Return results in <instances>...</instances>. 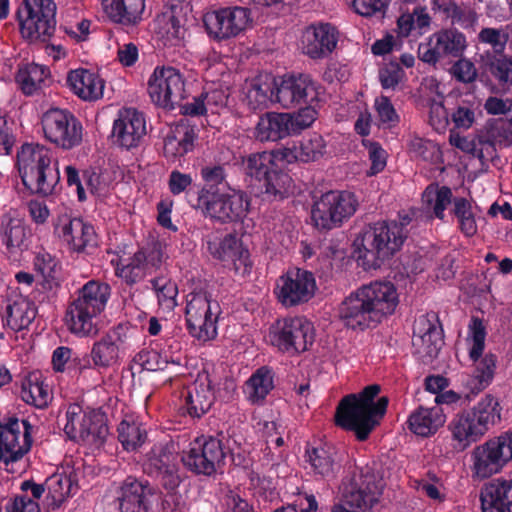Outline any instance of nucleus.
Masks as SVG:
<instances>
[{"mask_svg":"<svg viewBox=\"0 0 512 512\" xmlns=\"http://www.w3.org/2000/svg\"><path fill=\"white\" fill-rule=\"evenodd\" d=\"M104 335L113 342V345L124 356L128 350L138 343L139 330L136 325L125 321L111 327Z\"/></svg>","mask_w":512,"mask_h":512,"instance_id":"50","label":"nucleus"},{"mask_svg":"<svg viewBox=\"0 0 512 512\" xmlns=\"http://www.w3.org/2000/svg\"><path fill=\"white\" fill-rule=\"evenodd\" d=\"M56 9L53 0H24L17 12L22 35L30 41H50L56 30Z\"/></svg>","mask_w":512,"mask_h":512,"instance_id":"12","label":"nucleus"},{"mask_svg":"<svg viewBox=\"0 0 512 512\" xmlns=\"http://www.w3.org/2000/svg\"><path fill=\"white\" fill-rule=\"evenodd\" d=\"M304 107L297 112L289 113L291 117L290 130L293 134H298L306 128H309L317 119L318 103H305Z\"/></svg>","mask_w":512,"mask_h":512,"instance_id":"63","label":"nucleus"},{"mask_svg":"<svg viewBox=\"0 0 512 512\" xmlns=\"http://www.w3.org/2000/svg\"><path fill=\"white\" fill-rule=\"evenodd\" d=\"M486 141L491 145L509 147L512 145V115L489 120L486 124Z\"/></svg>","mask_w":512,"mask_h":512,"instance_id":"53","label":"nucleus"},{"mask_svg":"<svg viewBox=\"0 0 512 512\" xmlns=\"http://www.w3.org/2000/svg\"><path fill=\"white\" fill-rule=\"evenodd\" d=\"M438 44V51L442 57L459 58L463 56L467 48V40L464 33L455 28L443 29L433 35Z\"/></svg>","mask_w":512,"mask_h":512,"instance_id":"43","label":"nucleus"},{"mask_svg":"<svg viewBox=\"0 0 512 512\" xmlns=\"http://www.w3.org/2000/svg\"><path fill=\"white\" fill-rule=\"evenodd\" d=\"M445 415L440 406L431 408L420 406L411 413L407 420L410 431L421 437H428L437 432L445 423Z\"/></svg>","mask_w":512,"mask_h":512,"instance_id":"36","label":"nucleus"},{"mask_svg":"<svg viewBox=\"0 0 512 512\" xmlns=\"http://www.w3.org/2000/svg\"><path fill=\"white\" fill-rule=\"evenodd\" d=\"M443 329L435 312L420 315L414 322L412 344L416 352L430 360L436 358L443 345Z\"/></svg>","mask_w":512,"mask_h":512,"instance_id":"22","label":"nucleus"},{"mask_svg":"<svg viewBox=\"0 0 512 512\" xmlns=\"http://www.w3.org/2000/svg\"><path fill=\"white\" fill-rule=\"evenodd\" d=\"M275 162L273 166L266 172L263 179L259 181L265 194L279 199H283L289 194L292 178L286 172L278 167Z\"/></svg>","mask_w":512,"mask_h":512,"instance_id":"45","label":"nucleus"},{"mask_svg":"<svg viewBox=\"0 0 512 512\" xmlns=\"http://www.w3.org/2000/svg\"><path fill=\"white\" fill-rule=\"evenodd\" d=\"M49 68L36 63H28L19 67L15 80L21 91L27 95H33L37 90L41 89L42 84L48 77Z\"/></svg>","mask_w":512,"mask_h":512,"instance_id":"41","label":"nucleus"},{"mask_svg":"<svg viewBox=\"0 0 512 512\" xmlns=\"http://www.w3.org/2000/svg\"><path fill=\"white\" fill-rule=\"evenodd\" d=\"M154 493L155 489L147 480L127 477L118 492L120 512H148L151 506L150 497Z\"/></svg>","mask_w":512,"mask_h":512,"instance_id":"28","label":"nucleus"},{"mask_svg":"<svg viewBox=\"0 0 512 512\" xmlns=\"http://www.w3.org/2000/svg\"><path fill=\"white\" fill-rule=\"evenodd\" d=\"M276 149L271 152H257L251 153L246 157L242 158V168L244 173L260 181L265 176L266 172L273 166L275 162H279L276 157Z\"/></svg>","mask_w":512,"mask_h":512,"instance_id":"51","label":"nucleus"},{"mask_svg":"<svg viewBox=\"0 0 512 512\" xmlns=\"http://www.w3.org/2000/svg\"><path fill=\"white\" fill-rule=\"evenodd\" d=\"M481 68L489 73L500 85L512 82V60L502 53L485 51L480 55Z\"/></svg>","mask_w":512,"mask_h":512,"instance_id":"39","label":"nucleus"},{"mask_svg":"<svg viewBox=\"0 0 512 512\" xmlns=\"http://www.w3.org/2000/svg\"><path fill=\"white\" fill-rule=\"evenodd\" d=\"M31 229L15 213L0 216V245L10 258L18 259L31 245Z\"/></svg>","mask_w":512,"mask_h":512,"instance_id":"25","label":"nucleus"},{"mask_svg":"<svg viewBox=\"0 0 512 512\" xmlns=\"http://www.w3.org/2000/svg\"><path fill=\"white\" fill-rule=\"evenodd\" d=\"M33 426L27 419L10 417L0 422V464L10 473L19 472L16 466L30 451Z\"/></svg>","mask_w":512,"mask_h":512,"instance_id":"11","label":"nucleus"},{"mask_svg":"<svg viewBox=\"0 0 512 512\" xmlns=\"http://www.w3.org/2000/svg\"><path fill=\"white\" fill-rule=\"evenodd\" d=\"M338 40L339 31L333 24L312 23L303 32V50L311 59H323L336 49Z\"/></svg>","mask_w":512,"mask_h":512,"instance_id":"26","label":"nucleus"},{"mask_svg":"<svg viewBox=\"0 0 512 512\" xmlns=\"http://www.w3.org/2000/svg\"><path fill=\"white\" fill-rule=\"evenodd\" d=\"M59 237L74 253H88L98 245V236L94 226L78 217H62L55 228Z\"/></svg>","mask_w":512,"mask_h":512,"instance_id":"23","label":"nucleus"},{"mask_svg":"<svg viewBox=\"0 0 512 512\" xmlns=\"http://www.w3.org/2000/svg\"><path fill=\"white\" fill-rule=\"evenodd\" d=\"M86 414L87 411H84L82 406L77 403L68 406L66 411V423L63 430L69 439L79 441Z\"/></svg>","mask_w":512,"mask_h":512,"instance_id":"62","label":"nucleus"},{"mask_svg":"<svg viewBox=\"0 0 512 512\" xmlns=\"http://www.w3.org/2000/svg\"><path fill=\"white\" fill-rule=\"evenodd\" d=\"M358 207L359 200L353 192L330 190L314 199L311 219L318 230L330 231L350 219Z\"/></svg>","mask_w":512,"mask_h":512,"instance_id":"8","label":"nucleus"},{"mask_svg":"<svg viewBox=\"0 0 512 512\" xmlns=\"http://www.w3.org/2000/svg\"><path fill=\"white\" fill-rule=\"evenodd\" d=\"M111 287L99 280H89L69 302L65 321L69 331L78 337H91L98 333L97 318L106 309Z\"/></svg>","mask_w":512,"mask_h":512,"instance_id":"4","label":"nucleus"},{"mask_svg":"<svg viewBox=\"0 0 512 512\" xmlns=\"http://www.w3.org/2000/svg\"><path fill=\"white\" fill-rule=\"evenodd\" d=\"M439 9L451 19L452 23L468 26L475 21L476 13L472 9H465L454 0L442 2Z\"/></svg>","mask_w":512,"mask_h":512,"instance_id":"64","label":"nucleus"},{"mask_svg":"<svg viewBox=\"0 0 512 512\" xmlns=\"http://www.w3.org/2000/svg\"><path fill=\"white\" fill-rule=\"evenodd\" d=\"M380 390V385L371 384L358 394L343 397L336 408V425L353 432L358 441H366L388 407L389 400L385 396L374 401Z\"/></svg>","mask_w":512,"mask_h":512,"instance_id":"3","label":"nucleus"},{"mask_svg":"<svg viewBox=\"0 0 512 512\" xmlns=\"http://www.w3.org/2000/svg\"><path fill=\"white\" fill-rule=\"evenodd\" d=\"M216 399L212 381L209 376L198 379L193 387L188 389L183 396L181 409L193 419H200L212 407Z\"/></svg>","mask_w":512,"mask_h":512,"instance_id":"29","label":"nucleus"},{"mask_svg":"<svg viewBox=\"0 0 512 512\" xmlns=\"http://www.w3.org/2000/svg\"><path fill=\"white\" fill-rule=\"evenodd\" d=\"M273 370L268 366L258 368L248 379L247 387L252 401L264 400L273 389Z\"/></svg>","mask_w":512,"mask_h":512,"instance_id":"54","label":"nucleus"},{"mask_svg":"<svg viewBox=\"0 0 512 512\" xmlns=\"http://www.w3.org/2000/svg\"><path fill=\"white\" fill-rule=\"evenodd\" d=\"M220 315L221 307L216 300L212 299V294L204 289H195L186 297L185 320L187 323L200 321L201 316Z\"/></svg>","mask_w":512,"mask_h":512,"instance_id":"37","label":"nucleus"},{"mask_svg":"<svg viewBox=\"0 0 512 512\" xmlns=\"http://www.w3.org/2000/svg\"><path fill=\"white\" fill-rule=\"evenodd\" d=\"M146 120L135 108H122L113 122L112 141L126 150L137 148L146 135Z\"/></svg>","mask_w":512,"mask_h":512,"instance_id":"21","label":"nucleus"},{"mask_svg":"<svg viewBox=\"0 0 512 512\" xmlns=\"http://www.w3.org/2000/svg\"><path fill=\"white\" fill-rule=\"evenodd\" d=\"M41 125L46 140L59 148L71 150L82 142V124L67 109L50 108L43 113Z\"/></svg>","mask_w":512,"mask_h":512,"instance_id":"14","label":"nucleus"},{"mask_svg":"<svg viewBox=\"0 0 512 512\" xmlns=\"http://www.w3.org/2000/svg\"><path fill=\"white\" fill-rule=\"evenodd\" d=\"M316 290V280L312 272L293 268L277 279L274 294L282 306L292 308L309 302Z\"/></svg>","mask_w":512,"mask_h":512,"instance_id":"15","label":"nucleus"},{"mask_svg":"<svg viewBox=\"0 0 512 512\" xmlns=\"http://www.w3.org/2000/svg\"><path fill=\"white\" fill-rule=\"evenodd\" d=\"M411 217L399 216V220L377 221L363 229L355 240L358 261L365 270L379 269L385 261L399 252L408 238Z\"/></svg>","mask_w":512,"mask_h":512,"instance_id":"2","label":"nucleus"},{"mask_svg":"<svg viewBox=\"0 0 512 512\" xmlns=\"http://www.w3.org/2000/svg\"><path fill=\"white\" fill-rule=\"evenodd\" d=\"M277 81L269 75L259 76L252 80L247 93L246 100L250 109L258 110L268 106L273 99H276Z\"/></svg>","mask_w":512,"mask_h":512,"instance_id":"38","label":"nucleus"},{"mask_svg":"<svg viewBox=\"0 0 512 512\" xmlns=\"http://www.w3.org/2000/svg\"><path fill=\"white\" fill-rule=\"evenodd\" d=\"M67 85L85 101H95L103 96L104 81L98 74L85 68L71 70L67 75Z\"/></svg>","mask_w":512,"mask_h":512,"instance_id":"35","label":"nucleus"},{"mask_svg":"<svg viewBox=\"0 0 512 512\" xmlns=\"http://www.w3.org/2000/svg\"><path fill=\"white\" fill-rule=\"evenodd\" d=\"M202 187L194 183L191 174L182 173L179 170H172L169 174L168 188L171 194L176 196L184 193L186 201L194 209L200 205Z\"/></svg>","mask_w":512,"mask_h":512,"instance_id":"40","label":"nucleus"},{"mask_svg":"<svg viewBox=\"0 0 512 512\" xmlns=\"http://www.w3.org/2000/svg\"><path fill=\"white\" fill-rule=\"evenodd\" d=\"M502 407L499 400L486 394L471 409L457 413L449 423L456 448L464 450L480 440L493 426L501 421Z\"/></svg>","mask_w":512,"mask_h":512,"instance_id":"5","label":"nucleus"},{"mask_svg":"<svg viewBox=\"0 0 512 512\" xmlns=\"http://www.w3.org/2000/svg\"><path fill=\"white\" fill-rule=\"evenodd\" d=\"M16 165L23 185L32 193L49 195L59 179L51 166V153L38 143H25L17 152Z\"/></svg>","mask_w":512,"mask_h":512,"instance_id":"6","label":"nucleus"},{"mask_svg":"<svg viewBox=\"0 0 512 512\" xmlns=\"http://www.w3.org/2000/svg\"><path fill=\"white\" fill-rule=\"evenodd\" d=\"M220 315H205L201 316L200 321L195 323H187L186 328L189 334L202 342L210 341L216 338L217 323Z\"/></svg>","mask_w":512,"mask_h":512,"instance_id":"59","label":"nucleus"},{"mask_svg":"<svg viewBox=\"0 0 512 512\" xmlns=\"http://www.w3.org/2000/svg\"><path fill=\"white\" fill-rule=\"evenodd\" d=\"M327 153V143L322 135L314 132L303 136L298 141L287 142L276 148L275 157L280 163H311L322 159Z\"/></svg>","mask_w":512,"mask_h":512,"instance_id":"20","label":"nucleus"},{"mask_svg":"<svg viewBox=\"0 0 512 512\" xmlns=\"http://www.w3.org/2000/svg\"><path fill=\"white\" fill-rule=\"evenodd\" d=\"M381 494L375 476L367 469L355 468L342 482L341 496L345 502L364 512L378 503Z\"/></svg>","mask_w":512,"mask_h":512,"instance_id":"19","label":"nucleus"},{"mask_svg":"<svg viewBox=\"0 0 512 512\" xmlns=\"http://www.w3.org/2000/svg\"><path fill=\"white\" fill-rule=\"evenodd\" d=\"M133 361L138 364L142 369L147 371H163L170 364L180 365V361L169 357L166 353L162 354L156 350L143 349L138 352Z\"/></svg>","mask_w":512,"mask_h":512,"instance_id":"56","label":"nucleus"},{"mask_svg":"<svg viewBox=\"0 0 512 512\" xmlns=\"http://www.w3.org/2000/svg\"><path fill=\"white\" fill-rule=\"evenodd\" d=\"M90 357L95 368L107 369L117 365L121 358H123V355L113 345V342L103 335L98 341L93 343Z\"/></svg>","mask_w":512,"mask_h":512,"instance_id":"49","label":"nucleus"},{"mask_svg":"<svg viewBox=\"0 0 512 512\" xmlns=\"http://www.w3.org/2000/svg\"><path fill=\"white\" fill-rule=\"evenodd\" d=\"M199 209L205 218L221 225L242 223L250 208L249 196L240 189L229 188L220 191L203 186Z\"/></svg>","mask_w":512,"mask_h":512,"instance_id":"7","label":"nucleus"},{"mask_svg":"<svg viewBox=\"0 0 512 512\" xmlns=\"http://www.w3.org/2000/svg\"><path fill=\"white\" fill-rule=\"evenodd\" d=\"M148 93L155 104L172 110L187 96L185 80L174 67H156L148 81Z\"/></svg>","mask_w":512,"mask_h":512,"instance_id":"16","label":"nucleus"},{"mask_svg":"<svg viewBox=\"0 0 512 512\" xmlns=\"http://www.w3.org/2000/svg\"><path fill=\"white\" fill-rule=\"evenodd\" d=\"M205 246L212 258L221 261L225 266H232L236 272L241 269L246 271L250 266L249 251L234 234H226L223 238L207 236Z\"/></svg>","mask_w":512,"mask_h":512,"instance_id":"24","label":"nucleus"},{"mask_svg":"<svg viewBox=\"0 0 512 512\" xmlns=\"http://www.w3.org/2000/svg\"><path fill=\"white\" fill-rule=\"evenodd\" d=\"M21 399L36 408H44L50 401L48 385L40 381L36 374L29 375L21 385Z\"/></svg>","mask_w":512,"mask_h":512,"instance_id":"48","label":"nucleus"},{"mask_svg":"<svg viewBox=\"0 0 512 512\" xmlns=\"http://www.w3.org/2000/svg\"><path fill=\"white\" fill-rule=\"evenodd\" d=\"M313 324L303 316L276 320L269 328V343L279 352L298 355L309 349L314 342Z\"/></svg>","mask_w":512,"mask_h":512,"instance_id":"10","label":"nucleus"},{"mask_svg":"<svg viewBox=\"0 0 512 512\" xmlns=\"http://www.w3.org/2000/svg\"><path fill=\"white\" fill-rule=\"evenodd\" d=\"M291 117L285 112H266L259 117L253 135L259 142H276L292 135Z\"/></svg>","mask_w":512,"mask_h":512,"instance_id":"33","label":"nucleus"},{"mask_svg":"<svg viewBox=\"0 0 512 512\" xmlns=\"http://www.w3.org/2000/svg\"><path fill=\"white\" fill-rule=\"evenodd\" d=\"M35 271H37L46 284V287L52 289L58 285V273L60 270L57 259L46 251L38 252L33 260Z\"/></svg>","mask_w":512,"mask_h":512,"instance_id":"57","label":"nucleus"},{"mask_svg":"<svg viewBox=\"0 0 512 512\" xmlns=\"http://www.w3.org/2000/svg\"><path fill=\"white\" fill-rule=\"evenodd\" d=\"M202 20L209 38L221 42L238 36L246 29L251 18L248 8L235 6L208 11Z\"/></svg>","mask_w":512,"mask_h":512,"instance_id":"17","label":"nucleus"},{"mask_svg":"<svg viewBox=\"0 0 512 512\" xmlns=\"http://www.w3.org/2000/svg\"><path fill=\"white\" fill-rule=\"evenodd\" d=\"M118 440L128 452L138 450L147 439V431L141 422L124 419L117 428Z\"/></svg>","mask_w":512,"mask_h":512,"instance_id":"47","label":"nucleus"},{"mask_svg":"<svg viewBox=\"0 0 512 512\" xmlns=\"http://www.w3.org/2000/svg\"><path fill=\"white\" fill-rule=\"evenodd\" d=\"M482 512H512V480L494 479L480 492Z\"/></svg>","mask_w":512,"mask_h":512,"instance_id":"32","label":"nucleus"},{"mask_svg":"<svg viewBox=\"0 0 512 512\" xmlns=\"http://www.w3.org/2000/svg\"><path fill=\"white\" fill-rule=\"evenodd\" d=\"M484 348L485 341H472V346L469 350V357L476 362V366L471 375H466L463 378V384L466 389L471 391L473 396L486 389L494 378L497 362L496 355L489 353L478 361L483 354Z\"/></svg>","mask_w":512,"mask_h":512,"instance_id":"27","label":"nucleus"},{"mask_svg":"<svg viewBox=\"0 0 512 512\" xmlns=\"http://www.w3.org/2000/svg\"><path fill=\"white\" fill-rule=\"evenodd\" d=\"M152 289L155 291L158 303L161 307L171 310L176 306L178 294L177 285L165 278H153L150 280Z\"/></svg>","mask_w":512,"mask_h":512,"instance_id":"60","label":"nucleus"},{"mask_svg":"<svg viewBox=\"0 0 512 512\" xmlns=\"http://www.w3.org/2000/svg\"><path fill=\"white\" fill-rule=\"evenodd\" d=\"M48 495L54 504L60 506L78 490L76 475L73 473H55L46 480Z\"/></svg>","mask_w":512,"mask_h":512,"instance_id":"42","label":"nucleus"},{"mask_svg":"<svg viewBox=\"0 0 512 512\" xmlns=\"http://www.w3.org/2000/svg\"><path fill=\"white\" fill-rule=\"evenodd\" d=\"M103 9L114 23L135 27L143 20L145 0H103Z\"/></svg>","mask_w":512,"mask_h":512,"instance_id":"34","label":"nucleus"},{"mask_svg":"<svg viewBox=\"0 0 512 512\" xmlns=\"http://www.w3.org/2000/svg\"><path fill=\"white\" fill-rule=\"evenodd\" d=\"M324 88L309 74H290L277 82L276 102L289 109L305 103H319Z\"/></svg>","mask_w":512,"mask_h":512,"instance_id":"18","label":"nucleus"},{"mask_svg":"<svg viewBox=\"0 0 512 512\" xmlns=\"http://www.w3.org/2000/svg\"><path fill=\"white\" fill-rule=\"evenodd\" d=\"M398 304L399 295L392 282L374 281L362 285L346 297L339 314L345 326L363 331L392 315Z\"/></svg>","mask_w":512,"mask_h":512,"instance_id":"1","label":"nucleus"},{"mask_svg":"<svg viewBox=\"0 0 512 512\" xmlns=\"http://www.w3.org/2000/svg\"><path fill=\"white\" fill-rule=\"evenodd\" d=\"M178 463V456L173 443H156L146 454L143 464L144 473L149 474L164 467Z\"/></svg>","mask_w":512,"mask_h":512,"instance_id":"46","label":"nucleus"},{"mask_svg":"<svg viewBox=\"0 0 512 512\" xmlns=\"http://www.w3.org/2000/svg\"><path fill=\"white\" fill-rule=\"evenodd\" d=\"M226 452L221 439L201 435L191 441L182 451L184 467L196 476L212 477L225 465Z\"/></svg>","mask_w":512,"mask_h":512,"instance_id":"9","label":"nucleus"},{"mask_svg":"<svg viewBox=\"0 0 512 512\" xmlns=\"http://www.w3.org/2000/svg\"><path fill=\"white\" fill-rule=\"evenodd\" d=\"M306 457L313 474L326 481L336 479L342 468L337 450L332 445L324 444L307 448Z\"/></svg>","mask_w":512,"mask_h":512,"instance_id":"30","label":"nucleus"},{"mask_svg":"<svg viewBox=\"0 0 512 512\" xmlns=\"http://www.w3.org/2000/svg\"><path fill=\"white\" fill-rule=\"evenodd\" d=\"M196 126L180 120L167 133L164 139L163 153L168 160L174 161L191 152L197 139Z\"/></svg>","mask_w":512,"mask_h":512,"instance_id":"31","label":"nucleus"},{"mask_svg":"<svg viewBox=\"0 0 512 512\" xmlns=\"http://www.w3.org/2000/svg\"><path fill=\"white\" fill-rule=\"evenodd\" d=\"M155 479L157 483L166 491L168 495H174L183 481V475L179 463L161 468L157 471L147 474Z\"/></svg>","mask_w":512,"mask_h":512,"instance_id":"58","label":"nucleus"},{"mask_svg":"<svg viewBox=\"0 0 512 512\" xmlns=\"http://www.w3.org/2000/svg\"><path fill=\"white\" fill-rule=\"evenodd\" d=\"M392 0H349L352 10L365 18L383 19Z\"/></svg>","mask_w":512,"mask_h":512,"instance_id":"61","label":"nucleus"},{"mask_svg":"<svg viewBox=\"0 0 512 512\" xmlns=\"http://www.w3.org/2000/svg\"><path fill=\"white\" fill-rule=\"evenodd\" d=\"M473 476L486 479L502 471L512 461V431L488 439L472 452Z\"/></svg>","mask_w":512,"mask_h":512,"instance_id":"13","label":"nucleus"},{"mask_svg":"<svg viewBox=\"0 0 512 512\" xmlns=\"http://www.w3.org/2000/svg\"><path fill=\"white\" fill-rule=\"evenodd\" d=\"M83 426L79 441L95 446L101 445L104 442L108 434V426L105 422L104 414L96 410H88Z\"/></svg>","mask_w":512,"mask_h":512,"instance_id":"44","label":"nucleus"},{"mask_svg":"<svg viewBox=\"0 0 512 512\" xmlns=\"http://www.w3.org/2000/svg\"><path fill=\"white\" fill-rule=\"evenodd\" d=\"M451 213L457 218L459 229L465 236L471 237L477 233V223L471 200L465 197H454Z\"/></svg>","mask_w":512,"mask_h":512,"instance_id":"52","label":"nucleus"},{"mask_svg":"<svg viewBox=\"0 0 512 512\" xmlns=\"http://www.w3.org/2000/svg\"><path fill=\"white\" fill-rule=\"evenodd\" d=\"M427 204L432 206L433 214L437 219L444 220L445 210L448 205H453V194L448 186H428L423 194Z\"/></svg>","mask_w":512,"mask_h":512,"instance_id":"55","label":"nucleus"}]
</instances>
